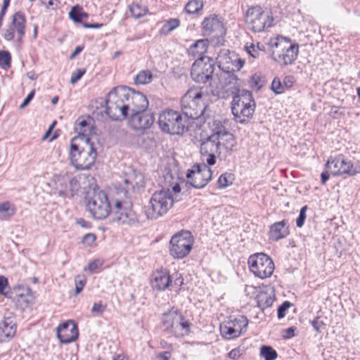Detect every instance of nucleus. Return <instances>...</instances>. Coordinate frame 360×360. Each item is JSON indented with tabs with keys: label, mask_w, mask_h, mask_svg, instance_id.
I'll list each match as a JSON object with an SVG mask.
<instances>
[{
	"label": "nucleus",
	"mask_w": 360,
	"mask_h": 360,
	"mask_svg": "<svg viewBox=\"0 0 360 360\" xmlns=\"http://www.w3.org/2000/svg\"><path fill=\"white\" fill-rule=\"evenodd\" d=\"M158 124L161 130L171 134H179L180 129V113L170 109L159 115Z\"/></svg>",
	"instance_id": "15"
},
{
	"label": "nucleus",
	"mask_w": 360,
	"mask_h": 360,
	"mask_svg": "<svg viewBox=\"0 0 360 360\" xmlns=\"http://www.w3.org/2000/svg\"><path fill=\"white\" fill-rule=\"evenodd\" d=\"M127 88L120 86L113 88L108 94L105 101V112L114 120L126 117L129 110V105L126 101L127 96Z\"/></svg>",
	"instance_id": "5"
},
{
	"label": "nucleus",
	"mask_w": 360,
	"mask_h": 360,
	"mask_svg": "<svg viewBox=\"0 0 360 360\" xmlns=\"http://www.w3.org/2000/svg\"><path fill=\"white\" fill-rule=\"evenodd\" d=\"M90 119L89 120L79 118L76 122L75 129V131L78 133V137L81 141L86 142V139L89 138V136L94 133V127L90 123Z\"/></svg>",
	"instance_id": "22"
},
{
	"label": "nucleus",
	"mask_w": 360,
	"mask_h": 360,
	"mask_svg": "<svg viewBox=\"0 0 360 360\" xmlns=\"http://www.w3.org/2000/svg\"><path fill=\"white\" fill-rule=\"evenodd\" d=\"M245 49L249 56L253 58H257L262 54L259 51L256 49V46L254 44H251L250 46H245Z\"/></svg>",
	"instance_id": "48"
},
{
	"label": "nucleus",
	"mask_w": 360,
	"mask_h": 360,
	"mask_svg": "<svg viewBox=\"0 0 360 360\" xmlns=\"http://www.w3.org/2000/svg\"><path fill=\"white\" fill-rule=\"evenodd\" d=\"M79 6H75L72 8L69 13L70 18L75 22H82V11Z\"/></svg>",
	"instance_id": "43"
},
{
	"label": "nucleus",
	"mask_w": 360,
	"mask_h": 360,
	"mask_svg": "<svg viewBox=\"0 0 360 360\" xmlns=\"http://www.w3.org/2000/svg\"><path fill=\"white\" fill-rule=\"evenodd\" d=\"M233 175L231 173H225L221 174L219 179L218 184L220 188H224L232 184Z\"/></svg>",
	"instance_id": "41"
},
{
	"label": "nucleus",
	"mask_w": 360,
	"mask_h": 360,
	"mask_svg": "<svg viewBox=\"0 0 360 360\" xmlns=\"http://www.w3.org/2000/svg\"><path fill=\"white\" fill-rule=\"evenodd\" d=\"M212 134L200 144V153L207 155V165H213L216 162V157H226L235 146L233 135L229 132L219 121H214Z\"/></svg>",
	"instance_id": "2"
},
{
	"label": "nucleus",
	"mask_w": 360,
	"mask_h": 360,
	"mask_svg": "<svg viewBox=\"0 0 360 360\" xmlns=\"http://www.w3.org/2000/svg\"><path fill=\"white\" fill-rule=\"evenodd\" d=\"M83 50V46H78L75 48V51L70 55V59H73Z\"/></svg>",
	"instance_id": "62"
},
{
	"label": "nucleus",
	"mask_w": 360,
	"mask_h": 360,
	"mask_svg": "<svg viewBox=\"0 0 360 360\" xmlns=\"http://www.w3.org/2000/svg\"><path fill=\"white\" fill-rule=\"evenodd\" d=\"M8 285V279L4 276H0V294L1 295H6L4 290Z\"/></svg>",
	"instance_id": "56"
},
{
	"label": "nucleus",
	"mask_w": 360,
	"mask_h": 360,
	"mask_svg": "<svg viewBox=\"0 0 360 360\" xmlns=\"http://www.w3.org/2000/svg\"><path fill=\"white\" fill-rule=\"evenodd\" d=\"M231 324L229 321H227L220 326L221 335L227 339H233L239 336V333H237V330H234Z\"/></svg>",
	"instance_id": "33"
},
{
	"label": "nucleus",
	"mask_w": 360,
	"mask_h": 360,
	"mask_svg": "<svg viewBox=\"0 0 360 360\" xmlns=\"http://www.w3.org/2000/svg\"><path fill=\"white\" fill-rule=\"evenodd\" d=\"M16 212L15 206L8 201L0 204V214L3 217H10L13 216Z\"/></svg>",
	"instance_id": "40"
},
{
	"label": "nucleus",
	"mask_w": 360,
	"mask_h": 360,
	"mask_svg": "<svg viewBox=\"0 0 360 360\" xmlns=\"http://www.w3.org/2000/svg\"><path fill=\"white\" fill-rule=\"evenodd\" d=\"M153 79V74L148 70L140 71L134 78V82L136 84H149Z\"/></svg>",
	"instance_id": "36"
},
{
	"label": "nucleus",
	"mask_w": 360,
	"mask_h": 360,
	"mask_svg": "<svg viewBox=\"0 0 360 360\" xmlns=\"http://www.w3.org/2000/svg\"><path fill=\"white\" fill-rule=\"evenodd\" d=\"M35 91L32 90L31 91L29 94L27 96V97L25 98L22 104L20 105V109L25 108L32 100V98L34 96Z\"/></svg>",
	"instance_id": "54"
},
{
	"label": "nucleus",
	"mask_w": 360,
	"mask_h": 360,
	"mask_svg": "<svg viewBox=\"0 0 360 360\" xmlns=\"http://www.w3.org/2000/svg\"><path fill=\"white\" fill-rule=\"evenodd\" d=\"M229 321L232 323L231 326L234 330H237V333H239V336L246 330L248 320L245 316H240Z\"/></svg>",
	"instance_id": "31"
},
{
	"label": "nucleus",
	"mask_w": 360,
	"mask_h": 360,
	"mask_svg": "<svg viewBox=\"0 0 360 360\" xmlns=\"http://www.w3.org/2000/svg\"><path fill=\"white\" fill-rule=\"evenodd\" d=\"M0 330L1 331V341H9L16 332V325L14 319L11 316H5L0 323Z\"/></svg>",
	"instance_id": "21"
},
{
	"label": "nucleus",
	"mask_w": 360,
	"mask_h": 360,
	"mask_svg": "<svg viewBox=\"0 0 360 360\" xmlns=\"http://www.w3.org/2000/svg\"><path fill=\"white\" fill-rule=\"evenodd\" d=\"M208 44L209 42L207 39H199L196 41L188 49V55L197 58H209L208 56H204L207 52Z\"/></svg>",
	"instance_id": "25"
},
{
	"label": "nucleus",
	"mask_w": 360,
	"mask_h": 360,
	"mask_svg": "<svg viewBox=\"0 0 360 360\" xmlns=\"http://www.w3.org/2000/svg\"><path fill=\"white\" fill-rule=\"evenodd\" d=\"M129 11L131 15L135 18H140L147 14L148 9L146 6L136 3H133L130 7Z\"/></svg>",
	"instance_id": "37"
},
{
	"label": "nucleus",
	"mask_w": 360,
	"mask_h": 360,
	"mask_svg": "<svg viewBox=\"0 0 360 360\" xmlns=\"http://www.w3.org/2000/svg\"><path fill=\"white\" fill-rule=\"evenodd\" d=\"M25 16L22 12L15 13L11 17V23L3 30L4 39L20 42L25 35Z\"/></svg>",
	"instance_id": "14"
},
{
	"label": "nucleus",
	"mask_w": 360,
	"mask_h": 360,
	"mask_svg": "<svg viewBox=\"0 0 360 360\" xmlns=\"http://www.w3.org/2000/svg\"><path fill=\"white\" fill-rule=\"evenodd\" d=\"M211 91L213 96L226 99L229 96V91L233 94L231 101V112L234 120L240 124H246L252 117L255 110V102L250 91L245 89L222 86L214 87V83H210Z\"/></svg>",
	"instance_id": "1"
},
{
	"label": "nucleus",
	"mask_w": 360,
	"mask_h": 360,
	"mask_svg": "<svg viewBox=\"0 0 360 360\" xmlns=\"http://www.w3.org/2000/svg\"><path fill=\"white\" fill-rule=\"evenodd\" d=\"M326 167L330 170L333 175L348 174L353 176L359 172L356 167H354L350 161L340 157L336 158L332 160H328L326 164Z\"/></svg>",
	"instance_id": "17"
},
{
	"label": "nucleus",
	"mask_w": 360,
	"mask_h": 360,
	"mask_svg": "<svg viewBox=\"0 0 360 360\" xmlns=\"http://www.w3.org/2000/svg\"><path fill=\"white\" fill-rule=\"evenodd\" d=\"M75 292L79 294L83 289L84 286L86 283V279L84 276L78 275L75 277Z\"/></svg>",
	"instance_id": "44"
},
{
	"label": "nucleus",
	"mask_w": 360,
	"mask_h": 360,
	"mask_svg": "<svg viewBox=\"0 0 360 360\" xmlns=\"http://www.w3.org/2000/svg\"><path fill=\"white\" fill-rule=\"evenodd\" d=\"M212 175V172L207 165L195 164L186 172V186L189 185L197 189L202 188L210 182Z\"/></svg>",
	"instance_id": "11"
},
{
	"label": "nucleus",
	"mask_w": 360,
	"mask_h": 360,
	"mask_svg": "<svg viewBox=\"0 0 360 360\" xmlns=\"http://www.w3.org/2000/svg\"><path fill=\"white\" fill-rule=\"evenodd\" d=\"M77 137L71 139L69 158L72 166L79 170H86L94 164L97 157V152L91 142L90 138L86 139L82 146L76 144Z\"/></svg>",
	"instance_id": "3"
},
{
	"label": "nucleus",
	"mask_w": 360,
	"mask_h": 360,
	"mask_svg": "<svg viewBox=\"0 0 360 360\" xmlns=\"http://www.w3.org/2000/svg\"><path fill=\"white\" fill-rule=\"evenodd\" d=\"M203 7V3L200 0H192L190 1L185 6V11L187 13L194 14L198 13L200 11L202 10Z\"/></svg>",
	"instance_id": "39"
},
{
	"label": "nucleus",
	"mask_w": 360,
	"mask_h": 360,
	"mask_svg": "<svg viewBox=\"0 0 360 360\" xmlns=\"http://www.w3.org/2000/svg\"><path fill=\"white\" fill-rule=\"evenodd\" d=\"M53 181L54 193L63 198L73 197L80 188L77 177L68 174L55 175Z\"/></svg>",
	"instance_id": "12"
},
{
	"label": "nucleus",
	"mask_w": 360,
	"mask_h": 360,
	"mask_svg": "<svg viewBox=\"0 0 360 360\" xmlns=\"http://www.w3.org/2000/svg\"><path fill=\"white\" fill-rule=\"evenodd\" d=\"M260 356L265 360H275L278 354L271 346L263 345L260 348Z\"/></svg>",
	"instance_id": "38"
},
{
	"label": "nucleus",
	"mask_w": 360,
	"mask_h": 360,
	"mask_svg": "<svg viewBox=\"0 0 360 360\" xmlns=\"http://www.w3.org/2000/svg\"><path fill=\"white\" fill-rule=\"evenodd\" d=\"M202 94L201 89L192 87L181 97V115L193 120L196 119L202 113L199 112L197 108L202 102Z\"/></svg>",
	"instance_id": "9"
},
{
	"label": "nucleus",
	"mask_w": 360,
	"mask_h": 360,
	"mask_svg": "<svg viewBox=\"0 0 360 360\" xmlns=\"http://www.w3.org/2000/svg\"><path fill=\"white\" fill-rule=\"evenodd\" d=\"M181 336L189 334V327L191 323L188 321H183L181 320Z\"/></svg>",
	"instance_id": "57"
},
{
	"label": "nucleus",
	"mask_w": 360,
	"mask_h": 360,
	"mask_svg": "<svg viewBox=\"0 0 360 360\" xmlns=\"http://www.w3.org/2000/svg\"><path fill=\"white\" fill-rule=\"evenodd\" d=\"M11 56L8 51H0V66L8 68L11 66Z\"/></svg>",
	"instance_id": "42"
},
{
	"label": "nucleus",
	"mask_w": 360,
	"mask_h": 360,
	"mask_svg": "<svg viewBox=\"0 0 360 360\" xmlns=\"http://www.w3.org/2000/svg\"><path fill=\"white\" fill-rule=\"evenodd\" d=\"M85 69H78L75 72L72 74L70 82L72 84L77 83L85 74Z\"/></svg>",
	"instance_id": "49"
},
{
	"label": "nucleus",
	"mask_w": 360,
	"mask_h": 360,
	"mask_svg": "<svg viewBox=\"0 0 360 360\" xmlns=\"http://www.w3.org/2000/svg\"><path fill=\"white\" fill-rule=\"evenodd\" d=\"M307 210V206L302 207L300 211L298 217L296 219V225L297 227L301 228L303 226L307 215L306 212Z\"/></svg>",
	"instance_id": "46"
},
{
	"label": "nucleus",
	"mask_w": 360,
	"mask_h": 360,
	"mask_svg": "<svg viewBox=\"0 0 360 360\" xmlns=\"http://www.w3.org/2000/svg\"><path fill=\"white\" fill-rule=\"evenodd\" d=\"M154 122V114L149 110H146L131 113L129 124L135 130H144L150 128Z\"/></svg>",
	"instance_id": "18"
},
{
	"label": "nucleus",
	"mask_w": 360,
	"mask_h": 360,
	"mask_svg": "<svg viewBox=\"0 0 360 360\" xmlns=\"http://www.w3.org/2000/svg\"><path fill=\"white\" fill-rule=\"evenodd\" d=\"M283 82H284V85L287 87V88H290L292 86V84H294L295 82V79H294V77H292V76H286L285 78H284V80H283Z\"/></svg>",
	"instance_id": "60"
},
{
	"label": "nucleus",
	"mask_w": 360,
	"mask_h": 360,
	"mask_svg": "<svg viewBox=\"0 0 360 360\" xmlns=\"http://www.w3.org/2000/svg\"><path fill=\"white\" fill-rule=\"evenodd\" d=\"M242 354L243 353L241 352V349L239 347H238L231 350L229 352L228 356L230 359L236 360L242 355Z\"/></svg>",
	"instance_id": "51"
},
{
	"label": "nucleus",
	"mask_w": 360,
	"mask_h": 360,
	"mask_svg": "<svg viewBox=\"0 0 360 360\" xmlns=\"http://www.w3.org/2000/svg\"><path fill=\"white\" fill-rule=\"evenodd\" d=\"M180 231L176 232L171 238L169 245V252L174 259L180 258Z\"/></svg>",
	"instance_id": "28"
},
{
	"label": "nucleus",
	"mask_w": 360,
	"mask_h": 360,
	"mask_svg": "<svg viewBox=\"0 0 360 360\" xmlns=\"http://www.w3.org/2000/svg\"><path fill=\"white\" fill-rule=\"evenodd\" d=\"M257 304L260 308L264 309L271 307L274 301L271 294L266 292H260L257 295Z\"/></svg>",
	"instance_id": "34"
},
{
	"label": "nucleus",
	"mask_w": 360,
	"mask_h": 360,
	"mask_svg": "<svg viewBox=\"0 0 360 360\" xmlns=\"http://www.w3.org/2000/svg\"><path fill=\"white\" fill-rule=\"evenodd\" d=\"M96 237L94 233H86L84 236L82 242L84 243L87 244L88 245H91L96 240Z\"/></svg>",
	"instance_id": "52"
},
{
	"label": "nucleus",
	"mask_w": 360,
	"mask_h": 360,
	"mask_svg": "<svg viewBox=\"0 0 360 360\" xmlns=\"http://www.w3.org/2000/svg\"><path fill=\"white\" fill-rule=\"evenodd\" d=\"M106 305L103 304L102 302H95L91 309V311L94 315H101L105 310Z\"/></svg>",
	"instance_id": "47"
},
{
	"label": "nucleus",
	"mask_w": 360,
	"mask_h": 360,
	"mask_svg": "<svg viewBox=\"0 0 360 360\" xmlns=\"http://www.w3.org/2000/svg\"><path fill=\"white\" fill-rule=\"evenodd\" d=\"M179 20L177 18H172L166 21L162 28L160 30L159 33L163 35H167L171 33L174 29L179 27Z\"/></svg>",
	"instance_id": "35"
},
{
	"label": "nucleus",
	"mask_w": 360,
	"mask_h": 360,
	"mask_svg": "<svg viewBox=\"0 0 360 360\" xmlns=\"http://www.w3.org/2000/svg\"><path fill=\"white\" fill-rule=\"evenodd\" d=\"M162 322L166 328H172L175 326H178L180 325V316L176 311H169L164 313Z\"/></svg>",
	"instance_id": "27"
},
{
	"label": "nucleus",
	"mask_w": 360,
	"mask_h": 360,
	"mask_svg": "<svg viewBox=\"0 0 360 360\" xmlns=\"http://www.w3.org/2000/svg\"><path fill=\"white\" fill-rule=\"evenodd\" d=\"M245 21L253 32H260L272 25L273 18L260 6H254L248 10Z\"/></svg>",
	"instance_id": "8"
},
{
	"label": "nucleus",
	"mask_w": 360,
	"mask_h": 360,
	"mask_svg": "<svg viewBox=\"0 0 360 360\" xmlns=\"http://www.w3.org/2000/svg\"><path fill=\"white\" fill-rule=\"evenodd\" d=\"M290 302L285 301L281 306H279L277 311L278 318L279 319H283L285 316V311L290 307Z\"/></svg>",
	"instance_id": "50"
},
{
	"label": "nucleus",
	"mask_w": 360,
	"mask_h": 360,
	"mask_svg": "<svg viewBox=\"0 0 360 360\" xmlns=\"http://www.w3.org/2000/svg\"><path fill=\"white\" fill-rule=\"evenodd\" d=\"M269 46L274 60L282 65H291L297 58L299 46L284 37H277L270 39Z\"/></svg>",
	"instance_id": "4"
},
{
	"label": "nucleus",
	"mask_w": 360,
	"mask_h": 360,
	"mask_svg": "<svg viewBox=\"0 0 360 360\" xmlns=\"http://www.w3.org/2000/svg\"><path fill=\"white\" fill-rule=\"evenodd\" d=\"M295 328H294V327H290V328H287L285 330V334L283 335V338L285 339H288L292 337H294L295 336Z\"/></svg>",
	"instance_id": "59"
},
{
	"label": "nucleus",
	"mask_w": 360,
	"mask_h": 360,
	"mask_svg": "<svg viewBox=\"0 0 360 360\" xmlns=\"http://www.w3.org/2000/svg\"><path fill=\"white\" fill-rule=\"evenodd\" d=\"M86 205L88 210L96 219H104L110 213L112 214V208H111L108 196L104 191H94Z\"/></svg>",
	"instance_id": "7"
},
{
	"label": "nucleus",
	"mask_w": 360,
	"mask_h": 360,
	"mask_svg": "<svg viewBox=\"0 0 360 360\" xmlns=\"http://www.w3.org/2000/svg\"><path fill=\"white\" fill-rule=\"evenodd\" d=\"M214 63L212 58H197L193 63L191 76L198 83L205 84L212 79Z\"/></svg>",
	"instance_id": "13"
},
{
	"label": "nucleus",
	"mask_w": 360,
	"mask_h": 360,
	"mask_svg": "<svg viewBox=\"0 0 360 360\" xmlns=\"http://www.w3.org/2000/svg\"><path fill=\"white\" fill-rule=\"evenodd\" d=\"M102 26H103V25L102 24H99V23H94V24H91V23H84V27L85 28L98 29V28H101Z\"/></svg>",
	"instance_id": "63"
},
{
	"label": "nucleus",
	"mask_w": 360,
	"mask_h": 360,
	"mask_svg": "<svg viewBox=\"0 0 360 360\" xmlns=\"http://www.w3.org/2000/svg\"><path fill=\"white\" fill-rule=\"evenodd\" d=\"M112 220L118 224L132 225L137 221L134 212L129 208L124 207L122 201L117 200L112 209Z\"/></svg>",
	"instance_id": "16"
},
{
	"label": "nucleus",
	"mask_w": 360,
	"mask_h": 360,
	"mask_svg": "<svg viewBox=\"0 0 360 360\" xmlns=\"http://www.w3.org/2000/svg\"><path fill=\"white\" fill-rule=\"evenodd\" d=\"M289 234V231L287 227V221L283 220L281 221L276 222L270 227L269 237L274 240H278L285 238Z\"/></svg>",
	"instance_id": "24"
},
{
	"label": "nucleus",
	"mask_w": 360,
	"mask_h": 360,
	"mask_svg": "<svg viewBox=\"0 0 360 360\" xmlns=\"http://www.w3.org/2000/svg\"><path fill=\"white\" fill-rule=\"evenodd\" d=\"M101 265V263L98 259H95L93 262H90L85 270H88L89 272L93 273L94 272L99 266Z\"/></svg>",
	"instance_id": "53"
},
{
	"label": "nucleus",
	"mask_w": 360,
	"mask_h": 360,
	"mask_svg": "<svg viewBox=\"0 0 360 360\" xmlns=\"http://www.w3.org/2000/svg\"><path fill=\"white\" fill-rule=\"evenodd\" d=\"M330 175L328 172H323L321 174V181L322 184H325L328 180Z\"/></svg>",
	"instance_id": "64"
},
{
	"label": "nucleus",
	"mask_w": 360,
	"mask_h": 360,
	"mask_svg": "<svg viewBox=\"0 0 360 360\" xmlns=\"http://www.w3.org/2000/svg\"><path fill=\"white\" fill-rule=\"evenodd\" d=\"M124 184L127 186V188H131L132 190L139 189L144 186V179L141 174L136 173L134 171L124 180Z\"/></svg>",
	"instance_id": "26"
},
{
	"label": "nucleus",
	"mask_w": 360,
	"mask_h": 360,
	"mask_svg": "<svg viewBox=\"0 0 360 360\" xmlns=\"http://www.w3.org/2000/svg\"><path fill=\"white\" fill-rule=\"evenodd\" d=\"M170 282V276L167 271H157L153 274L151 285L153 289L160 291L167 288Z\"/></svg>",
	"instance_id": "23"
},
{
	"label": "nucleus",
	"mask_w": 360,
	"mask_h": 360,
	"mask_svg": "<svg viewBox=\"0 0 360 360\" xmlns=\"http://www.w3.org/2000/svg\"><path fill=\"white\" fill-rule=\"evenodd\" d=\"M250 270L260 278L271 276L274 270L273 260L266 254L260 252L252 255L248 259Z\"/></svg>",
	"instance_id": "10"
},
{
	"label": "nucleus",
	"mask_w": 360,
	"mask_h": 360,
	"mask_svg": "<svg viewBox=\"0 0 360 360\" xmlns=\"http://www.w3.org/2000/svg\"><path fill=\"white\" fill-rule=\"evenodd\" d=\"M202 25L203 29L208 32H214L222 27L221 22L217 16H210L205 18Z\"/></svg>",
	"instance_id": "30"
},
{
	"label": "nucleus",
	"mask_w": 360,
	"mask_h": 360,
	"mask_svg": "<svg viewBox=\"0 0 360 360\" xmlns=\"http://www.w3.org/2000/svg\"><path fill=\"white\" fill-rule=\"evenodd\" d=\"M171 356V354L169 352H165L158 354L157 358L159 360H169Z\"/></svg>",
	"instance_id": "61"
},
{
	"label": "nucleus",
	"mask_w": 360,
	"mask_h": 360,
	"mask_svg": "<svg viewBox=\"0 0 360 360\" xmlns=\"http://www.w3.org/2000/svg\"><path fill=\"white\" fill-rule=\"evenodd\" d=\"M311 325L316 332L320 333L321 328L324 326V323L319 317H317L311 321Z\"/></svg>",
	"instance_id": "55"
},
{
	"label": "nucleus",
	"mask_w": 360,
	"mask_h": 360,
	"mask_svg": "<svg viewBox=\"0 0 360 360\" xmlns=\"http://www.w3.org/2000/svg\"><path fill=\"white\" fill-rule=\"evenodd\" d=\"M41 3L44 4L47 8H51L54 9L58 7L59 1H55V0H41Z\"/></svg>",
	"instance_id": "58"
},
{
	"label": "nucleus",
	"mask_w": 360,
	"mask_h": 360,
	"mask_svg": "<svg viewBox=\"0 0 360 360\" xmlns=\"http://www.w3.org/2000/svg\"><path fill=\"white\" fill-rule=\"evenodd\" d=\"M188 238L190 239L188 244H181V258L186 257L190 253L195 241V239L190 231L181 230V242L183 241V239Z\"/></svg>",
	"instance_id": "32"
},
{
	"label": "nucleus",
	"mask_w": 360,
	"mask_h": 360,
	"mask_svg": "<svg viewBox=\"0 0 360 360\" xmlns=\"http://www.w3.org/2000/svg\"><path fill=\"white\" fill-rule=\"evenodd\" d=\"M56 335L61 343H70L78 337L77 326L73 321H68L57 327Z\"/></svg>",
	"instance_id": "19"
},
{
	"label": "nucleus",
	"mask_w": 360,
	"mask_h": 360,
	"mask_svg": "<svg viewBox=\"0 0 360 360\" xmlns=\"http://www.w3.org/2000/svg\"><path fill=\"white\" fill-rule=\"evenodd\" d=\"M174 199L169 188L154 193L146 209L147 218L157 219L173 206Z\"/></svg>",
	"instance_id": "6"
},
{
	"label": "nucleus",
	"mask_w": 360,
	"mask_h": 360,
	"mask_svg": "<svg viewBox=\"0 0 360 360\" xmlns=\"http://www.w3.org/2000/svg\"><path fill=\"white\" fill-rule=\"evenodd\" d=\"M165 180L166 184L172 188L174 193L180 192V176L178 171L175 173V176L171 171H167L165 175Z\"/></svg>",
	"instance_id": "29"
},
{
	"label": "nucleus",
	"mask_w": 360,
	"mask_h": 360,
	"mask_svg": "<svg viewBox=\"0 0 360 360\" xmlns=\"http://www.w3.org/2000/svg\"><path fill=\"white\" fill-rule=\"evenodd\" d=\"M271 89L277 94H281L284 91V86L279 78L275 77L271 83Z\"/></svg>",
	"instance_id": "45"
},
{
	"label": "nucleus",
	"mask_w": 360,
	"mask_h": 360,
	"mask_svg": "<svg viewBox=\"0 0 360 360\" xmlns=\"http://www.w3.org/2000/svg\"><path fill=\"white\" fill-rule=\"evenodd\" d=\"M127 96L126 101L129 105V110L134 112L146 111L148 107V101L145 95L141 93L131 91L127 89Z\"/></svg>",
	"instance_id": "20"
}]
</instances>
